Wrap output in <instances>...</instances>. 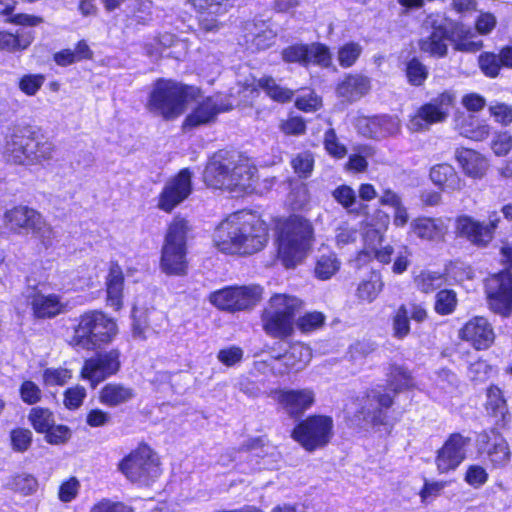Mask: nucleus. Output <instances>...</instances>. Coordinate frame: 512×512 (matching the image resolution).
Returning a JSON list of instances; mask_svg holds the SVG:
<instances>
[{
  "mask_svg": "<svg viewBox=\"0 0 512 512\" xmlns=\"http://www.w3.org/2000/svg\"><path fill=\"white\" fill-rule=\"evenodd\" d=\"M450 226L447 217L431 218L420 216L410 223V232L418 238L428 241H438L444 238Z\"/></svg>",
  "mask_w": 512,
  "mask_h": 512,
  "instance_id": "cd10ccee",
  "label": "nucleus"
},
{
  "mask_svg": "<svg viewBox=\"0 0 512 512\" xmlns=\"http://www.w3.org/2000/svg\"><path fill=\"white\" fill-rule=\"evenodd\" d=\"M456 159L463 172L471 178H482L487 169L488 161L479 152L472 149L461 148L456 151Z\"/></svg>",
  "mask_w": 512,
  "mask_h": 512,
  "instance_id": "72a5a7b5",
  "label": "nucleus"
},
{
  "mask_svg": "<svg viewBox=\"0 0 512 512\" xmlns=\"http://www.w3.org/2000/svg\"><path fill=\"white\" fill-rule=\"evenodd\" d=\"M80 482L76 477H70L64 481L58 490V498L63 503H70L75 500L79 494Z\"/></svg>",
  "mask_w": 512,
  "mask_h": 512,
  "instance_id": "e2e57ef3",
  "label": "nucleus"
},
{
  "mask_svg": "<svg viewBox=\"0 0 512 512\" xmlns=\"http://www.w3.org/2000/svg\"><path fill=\"white\" fill-rule=\"evenodd\" d=\"M192 192V173L188 168L179 171L164 184L159 196L157 207L170 213L184 202Z\"/></svg>",
  "mask_w": 512,
  "mask_h": 512,
  "instance_id": "2eb2a0df",
  "label": "nucleus"
},
{
  "mask_svg": "<svg viewBox=\"0 0 512 512\" xmlns=\"http://www.w3.org/2000/svg\"><path fill=\"white\" fill-rule=\"evenodd\" d=\"M454 104V95L450 92H443L422 105L407 123L411 132L427 130L431 125L446 120Z\"/></svg>",
  "mask_w": 512,
  "mask_h": 512,
  "instance_id": "4468645a",
  "label": "nucleus"
},
{
  "mask_svg": "<svg viewBox=\"0 0 512 512\" xmlns=\"http://www.w3.org/2000/svg\"><path fill=\"white\" fill-rule=\"evenodd\" d=\"M425 25L432 29L429 36L419 40L422 52L433 57H444L447 54L450 41L458 51L475 52L481 48V41L475 40V33L470 27L460 21L451 19L443 12L431 13L425 20Z\"/></svg>",
  "mask_w": 512,
  "mask_h": 512,
  "instance_id": "f03ea898",
  "label": "nucleus"
},
{
  "mask_svg": "<svg viewBox=\"0 0 512 512\" xmlns=\"http://www.w3.org/2000/svg\"><path fill=\"white\" fill-rule=\"evenodd\" d=\"M378 222L380 224V228H369L366 230L364 234V245L365 248L358 255V261L366 260V258H370V251L376 249L378 246L382 245L384 240V232L387 230L390 217L383 211L377 212Z\"/></svg>",
  "mask_w": 512,
  "mask_h": 512,
  "instance_id": "e433bc0d",
  "label": "nucleus"
},
{
  "mask_svg": "<svg viewBox=\"0 0 512 512\" xmlns=\"http://www.w3.org/2000/svg\"><path fill=\"white\" fill-rule=\"evenodd\" d=\"M369 89L370 81L367 77L349 75L338 84L337 94L348 101H354L366 94Z\"/></svg>",
  "mask_w": 512,
  "mask_h": 512,
  "instance_id": "4c0bfd02",
  "label": "nucleus"
},
{
  "mask_svg": "<svg viewBox=\"0 0 512 512\" xmlns=\"http://www.w3.org/2000/svg\"><path fill=\"white\" fill-rule=\"evenodd\" d=\"M55 145L52 141L32 137L25 128H14L5 137L3 155L10 163L24 166L41 165L53 159Z\"/></svg>",
  "mask_w": 512,
  "mask_h": 512,
  "instance_id": "423d86ee",
  "label": "nucleus"
},
{
  "mask_svg": "<svg viewBox=\"0 0 512 512\" xmlns=\"http://www.w3.org/2000/svg\"><path fill=\"white\" fill-rule=\"evenodd\" d=\"M312 359V351L303 343H294L290 349L280 358L275 359L272 370L275 375H283L290 371L303 370Z\"/></svg>",
  "mask_w": 512,
  "mask_h": 512,
  "instance_id": "a878e982",
  "label": "nucleus"
},
{
  "mask_svg": "<svg viewBox=\"0 0 512 512\" xmlns=\"http://www.w3.org/2000/svg\"><path fill=\"white\" fill-rule=\"evenodd\" d=\"M199 96L200 90L196 87L159 79L152 86L146 107L154 115L173 120L182 115L187 105L196 101Z\"/></svg>",
  "mask_w": 512,
  "mask_h": 512,
  "instance_id": "39448f33",
  "label": "nucleus"
},
{
  "mask_svg": "<svg viewBox=\"0 0 512 512\" xmlns=\"http://www.w3.org/2000/svg\"><path fill=\"white\" fill-rule=\"evenodd\" d=\"M183 46L184 43L175 38L173 34L165 33L160 39H153L144 43V49L148 56L157 57L161 54L162 48Z\"/></svg>",
  "mask_w": 512,
  "mask_h": 512,
  "instance_id": "3c124183",
  "label": "nucleus"
},
{
  "mask_svg": "<svg viewBox=\"0 0 512 512\" xmlns=\"http://www.w3.org/2000/svg\"><path fill=\"white\" fill-rule=\"evenodd\" d=\"M118 333V326L112 317L101 310H89L79 316L69 345L76 350H94L110 343Z\"/></svg>",
  "mask_w": 512,
  "mask_h": 512,
  "instance_id": "0eeeda50",
  "label": "nucleus"
},
{
  "mask_svg": "<svg viewBox=\"0 0 512 512\" xmlns=\"http://www.w3.org/2000/svg\"><path fill=\"white\" fill-rule=\"evenodd\" d=\"M189 223L182 217H174L169 223L161 250L160 267L168 275H183L188 268L187 234Z\"/></svg>",
  "mask_w": 512,
  "mask_h": 512,
  "instance_id": "6e6552de",
  "label": "nucleus"
},
{
  "mask_svg": "<svg viewBox=\"0 0 512 512\" xmlns=\"http://www.w3.org/2000/svg\"><path fill=\"white\" fill-rule=\"evenodd\" d=\"M324 146L329 155L335 158H343L347 154L346 147L339 142L333 129H329L325 133Z\"/></svg>",
  "mask_w": 512,
  "mask_h": 512,
  "instance_id": "338daca9",
  "label": "nucleus"
},
{
  "mask_svg": "<svg viewBox=\"0 0 512 512\" xmlns=\"http://www.w3.org/2000/svg\"><path fill=\"white\" fill-rule=\"evenodd\" d=\"M314 241L312 223L300 216L291 215L278 226V258L286 268L301 263L310 252Z\"/></svg>",
  "mask_w": 512,
  "mask_h": 512,
  "instance_id": "20e7f679",
  "label": "nucleus"
},
{
  "mask_svg": "<svg viewBox=\"0 0 512 512\" xmlns=\"http://www.w3.org/2000/svg\"><path fill=\"white\" fill-rule=\"evenodd\" d=\"M234 104V102H221L219 96L207 97L198 101L195 108L186 117L183 127L190 129L208 124L214 121L219 113L230 110Z\"/></svg>",
  "mask_w": 512,
  "mask_h": 512,
  "instance_id": "b1692460",
  "label": "nucleus"
},
{
  "mask_svg": "<svg viewBox=\"0 0 512 512\" xmlns=\"http://www.w3.org/2000/svg\"><path fill=\"white\" fill-rule=\"evenodd\" d=\"M363 51L362 46L357 42H347L339 47L337 60L341 67L349 68L353 66Z\"/></svg>",
  "mask_w": 512,
  "mask_h": 512,
  "instance_id": "09e8293b",
  "label": "nucleus"
},
{
  "mask_svg": "<svg viewBox=\"0 0 512 512\" xmlns=\"http://www.w3.org/2000/svg\"><path fill=\"white\" fill-rule=\"evenodd\" d=\"M33 41V35L28 33L12 34L6 31L0 32V51L14 53L25 50Z\"/></svg>",
  "mask_w": 512,
  "mask_h": 512,
  "instance_id": "79ce46f5",
  "label": "nucleus"
},
{
  "mask_svg": "<svg viewBox=\"0 0 512 512\" xmlns=\"http://www.w3.org/2000/svg\"><path fill=\"white\" fill-rule=\"evenodd\" d=\"M33 315L36 318H52L65 310L66 304L56 294L44 295L36 292L30 298Z\"/></svg>",
  "mask_w": 512,
  "mask_h": 512,
  "instance_id": "473e14b6",
  "label": "nucleus"
},
{
  "mask_svg": "<svg viewBox=\"0 0 512 512\" xmlns=\"http://www.w3.org/2000/svg\"><path fill=\"white\" fill-rule=\"evenodd\" d=\"M19 393L21 400L28 405L36 404L42 398L41 389L31 380H25L20 385Z\"/></svg>",
  "mask_w": 512,
  "mask_h": 512,
  "instance_id": "0e129e2a",
  "label": "nucleus"
},
{
  "mask_svg": "<svg viewBox=\"0 0 512 512\" xmlns=\"http://www.w3.org/2000/svg\"><path fill=\"white\" fill-rule=\"evenodd\" d=\"M387 383L390 389L397 393L414 387V380L407 369L401 365H391L387 373Z\"/></svg>",
  "mask_w": 512,
  "mask_h": 512,
  "instance_id": "37998d69",
  "label": "nucleus"
},
{
  "mask_svg": "<svg viewBox=\"0 0 512 512\" xmlns=\"http://www.w3.org/2000/svg\"><path fill=\"white\" fill-rule=\"evenodd\" d=\"M457 128L461 135L475 141H482L490 134V126L472 115L458 120Z\"/></svg>",
  "mask_w": 512,
  "mask_h": 512,
  "instance_id": "58836bf2",
  "label": "nucleus"
},
{
  "mask_svg": "<svg viewBox=\"0 0 512 512\" xmlns=\"http://www.w3.org/2000/svg\"><path fill=\"white\" fill-rule=\"evenodd\" d=\"M489 479V474L485 467L480 464H471L467 466L464 481L474 489L484 486Z\"/></svg>",
  "mask_w": 512,
  "mask_h": 512,
  "instance_id": "5fc2aeb1",
  "label": "nucleus"
},
{
  "mask_svg": "<svg viewBox=\"0 0 512 512\" xmlns=\"http://www.w3.org/2000/svg\"><path fill=\"white\" fill-rule=\"evenodd\" d=\"M477 446L493 468H504L511 461L510 446L504 436L495 429L481 432L477 437Z\"/></svg>",
  "mask_w": 512,
  "mask_h": 512,
  "instance_id": "a211bd4d",
  "label": "nucleus"
},
{
  "mask_svg": "<svg viewBox=\"0 0 512 512\" xmlns=\"http://www.w3.org/2000/svg\"><path fill=\"white\" fill-rule=\"evenodd\" d=\"M409 332V310L406 305H401L393 317V333L395 337L403 339Z\"/></svg>",
  "mask_w": 512,
  "mask_h": 512,
  "instance_id": "4d7b16f0",
  "label": "nucleus"
},
{
  "mask_svg": "<svg viewBox=\"0 0 512 512\" xmlns=\"http://www.w3.org/2000/svg\"><path fill=\"white\" fill-rule=\"evenodd\" d=\"M325 317L320 312H309L298 318L296 326L304 333L312 332L320 328L324 323Z\"/></svg>",
  "mask_w": 512,
  "mask_h": 512,
  "instance_id": "680f3d73",
  "label": "nucleus"
},
{
  "mask_svg": "<svg viewBox=\"0 0 512 512\" xmlns=\"http://www.w3.org/2000/svg\"><path fill=\"white\" fill-rule=\"evenodd\" d=\"M28 420L34 430L42 434L49 431V428L55 423L53 413L42 407L32 408L28 414Z\"/></svg>",
  "mask_w": 512,
  "mask_h": 512,
  "instance_id": "de8ad7c7",
  "label": "nucleus"
},
{
  "mask_svg": "<svg viewBox=\"0 0 512 512\" xmlns=\"http://www.w3.org/2000/svg\"><path fill=\"white\" fill-rule=\"evenodd\" d=\"M268 231L267 224L257 214L238 211L217 225L213 233V245L223 254L252 255L267 245Z\"/></svg>",
  "mask_w": 512,
  "mask_h": 512,
  "instance_id": "f257e3e1",
  "label": "nucleus"
},
{
  "mask_svg": "<svg viewBox=\"0 0 512 512\" xmlns=\"http://www.w3.org/2000/svg\"><path fill=\"white\" fill-rule=\"evenodd\" d=\"M106 302L114 311L123 307L124 275L122 268L117 263H111L106 277Z\"/></svg>",
  "mask_w": 512,
  "mask_h": 512,
  "instance_id": "2f4dec72",
  "label": "nucleus"
},
{
  "mask_svg": "<svg viewBox=\"0 0 512 512\" xmlns=\"http://www.w3.org/2000/svg\"><path fill=\"white\" fill-rule=\"evenodd\" d=\"M384 283L382 277L377 272H372L368 279L362 280L358 287L356 295L361 301L371 303L382 291Z\"/></svg>",
  "mask_w": 512,
  "mask_h": 512,
  "instance_id": "a19ab883",
  "label": "nucleus"
},
{
  "mask_svg": "<svg viewBox=\"0 0 512 512\" xmlns=\"http://www.w3.org/2000/svg\"><path fill=\"white\" fill-rule=\"evenodd\" d=\"M255 174L256 167L248 158H226L223 153H219L208 162L204 181L213 188L247 192L253 187Z\"/></svg>",
  "mask_w": 512,
  "mask_h": 512,
  "instance_id": "7ed1b4c3",
  "label": "nucleus"
},
{
  "mask_svg": "<svg viewBox=\"0 0 512 512\" xmlns=\"http://www.w3.org/2000/svg\"><path fill=\"white\" fill-rule=\"evenodd\" d=\"M507 268L490 276L485 283L490 308L503 316L512 313V240L501 247Z\"/></svg>",
  "mask_w": 512,
  "mask_h": 512,
  "instance_id": "9b49d317",
  "label": "nucleus"
},
{
  "mask_svg": "<svg viewBox=\"0 0 512 512\" xmlns=\"http://www.w3.org/2000/svg\"><path fill=\"white\" fill-rule=\"evenodd\" d=\"M459 337L477 350L488 349L495 340V333L488 320L476 316L467 321L459 331Z\"/></svg>",
  "mask_w": 512,
  "mask_h": 512,
  "instance_id": "5701e85b",
  "label": "nucleus"
},
{
  "mask_svg": "<svg viewBox=\"0 0 512 512\" xmlns=\"http://www.w3.org/2000/svg\"><path fill=\"white\" fill-rule=\"evenodd\" d=\"M393 398L388 393H382L380 387L372 389L364 400V405L359 412L363 419L374 425L384 424V412L382 408H389Z\"/></svg>",
  "mask_w": 512,
  "mask_h": 512,
  "instance_id": "c756f323",
  "label": "nucleus"
},
{
  "mask_svg": "<svg viewBox=\"0 0 512 512\" xmlns=\"http://www.w3.org/2000/svg\"><path fill=\"white\" fill-rule=\"evenodd\" d=\"M9 438L14 452L25 453L32 445L33 433L27 428L18 427L10 431Z\"/></svg>",
  "mask_w": 512,
  "mask_h": 512,
  "instance_id": "8fccbe9b",
  "label": "nucleus"
},
{
  "mask_svg": "<svg viewBox=\"0 0 512 512\" xmlns=\"http://www.w3.org/2000/svg\"><path fill=\"white\" fill-rule=\"evenodd\" d=\"M332 435L333 420L325 415L309 416L292 431V438L310 452L326 446Z\"/></svg>",
  "mask_w": 512,
  "mask_h": 512,
  "instance_id": "ddd939ff",
  "label": "nucleus"
},
{
  "mask_svg": "<svg viewBox=\"0 0 512 512\" xmlns=\"http://www.w3.org/2000/svg\"><path fill=\"white\" fill-rule=\"evenodd\" d=\"M486 410L494 417L505 419L508 414V406L502 390L497 386H490L486 393Z\"/></svg>",
  "mask_w": 512,
  "mask_h": 512,
  "instance_id": "c03bdc74",
  "label": "nucleus"
},
{
  "mask_svg": "<svg viewBox=\"0 0 512 512\" xmlns=\"http://www.w3.org/2000/svg\"><path fill=\"white\" fill-rule=\"evenodd\" d=\"M191 5L200 13V27L206 32H213L219 29L220 23L216 17L227 13L232 6V0H188Z\"/></svg>",
  "mask_w": 512,
  "mask_h": 512,
  "instance_id": "bb28decb",
  "label": "nucleus"
},
{
  "mask_svg": "<svg viewBox=\"0 0 512 512\" xmlns=\"http://www.w3.org/2000/svg\"><path fill=\"white\" fill-rule=\"evenodd\" d=\"M41 214L28 206H15L4 214V224L13 232L31 230Z\"/></svg>",
  "mask_w": 512,
  "mask_h": 512,
  "instance_id": "7c9ffc66",
  "label": "nucleus"
},
{
  "mask_svg": "<svg viewBox=\"0 0 512 512\" xmlns=\"http://www.w3.org/2000/svg\"><path fill=\"white\" fill-rule=\"evenodd\" d=\"M340 261L334 253L321 255L315 264V276L320 280H328L340 269Z\"/></svg>",
  "mask_w": 512,
  "mask_h": 512,
  "instance_id": "49530a36",
  "label": "nucleus"
},
{
  "mask_svg": "<svg viewBox=\"0 0 512 512\" xmlns=\"http://www.w3.org/2000/svg\"><path fill=\"white\" fill-rule=\"evenodd\" d=\"M118 469L129 481L146 486L160 476L161 462L150 446L140 444L119 462Z\"/></svg>",
  "mask_w": 512,
  "mask_h": 512,
  "instance_id": "9d476101",
  "label": "nucleus"
},
{
  "mask_svg": "<svg viewBox=\"0 0 512 512\" xmlns=\"http://www.w3.org/2000/svg\"><path fill=\"white\" fill-rule=\"evenodd\" d=\"M9 485L23 495H31L37 491L38 481L33 475L22 473L13 477Z\"/></svg>",
  "mask_w": 512,
  "mask_h": 512,
  "instance_id": "13d9d810",
  "label": "nucleus"
},
{
  "mask_svg": "<svg viewBox=\"0 0 512 512\" xmlns=\"http://www.w3.org/2000/svg\"><path fill=\"white\" fill-rule=\"evenodd\" d=\"M468 439L460 434L451 435L438 451L436 466L439 473L455 470L466 458Z\"/></svg>",
  "mask_w": 512,
  "mask_h": 512,
  "instance_id": "412c9836",
  "label": "nucleus"
},
{
  "mask_svg": "<svg viewBox=\"0 0 512 512\" xmlns=\"http://www.w3.org/2000/svg\"><path fill=\"white\" fill-rule=\"evenodd\" d=\"M459 380L449 370H440L435 374L433 386L430 389L431 396L440 402H446L458 391Z\"/></svg>",
  "mask_w": 512,
  "mask_h": 512,
  "instance_id": "c9c22d12",
  "label": "nucleus"
},
{
  "mask_svg": "<svg viewBox=\"0 0 512 512\" xmlns=\"http://www.w3.org/2000/svg\"><path fill=\"white\" fill-rule=\"evenodd\" d=\"M259 89L264 90L271 99L277 102H287L293 96L292 90L281 87L272 77L265 76L260 79L249 77L244 80L242 89L238 91L240 99L237 103L251 104L259 94Z\"/></svg>",
  "mask_w": 512,
  "mask_h": 512,
  "instance_id": "6ab92c4d",
  "label": "nucleus"
},
{
  "mask_svg": "<svg viewBox=\"0 0 512 512\" xmlns=\"http://www.w3.org/2000/svg\"><path fill=\"white\" fill-rule=\"evenodd\" d=\"M263 295L260 285L227 286L210 294L211 304L223 311L236 312L254 307Z\"/></svg>",
  "mask_w": 512,
  "mask_h": 512,
  "instance_id": "f8f14e48",
  "label": "nucleus"
},
{
  "mask_svg": "<svg viewBox=\"0 0 512 512\" xmlns=\"http://www.w3.org/2000/svg\"><path fill=\"white\" fill-rule=\"evenodd\" d=\"M133 397L132 388L116 383L105 385L100 392V402L110 407L126 403Z\"/></svg>",
  "mask_w": 512,
  "mask_h": 512,
  "instance_id": "ea45409f",
  "label": "nucleus"
},
{
  "mask_svg": "<svg viewBox=\"0 0 512 512\" xmlns=\"http://www.w3.org/2000/svg\"><path fill=\"white\" fill-rule=\"evenodd\" d=\"M72 377V372L63 367H50L43 371V384L47 387L63 386Z\"/></svg>",
  "mask_w": 512,
  "mask_h": 512,
  "instance_id": "603ef678",
  "label": "nucleus"
},
{
  "mask_svg": "<svg viewBox=\"0 0 512 512\" xmlns=\"http://www.w3.org/2000/svg\"><path fill=\"white\" fill-rule=\"evenodd\" d=\"M406 77L413 86H421L428 77V68L417 58H412L406 65Z\"/></svg>",
  "mask_w": 512,
  "mask_h": 512,
  "instance_id": "864d4df0",
  "label": "nucleus"
},
{
  "mask_svg": "<svg viewBox=\"0 0 512 512\" xmlns=\"http://www.w3.org/2000/svg\"><path fill=\"white\" fill-rule=\"evenodd\" d=\"M493 373V368L484 360H477L470 364L468 376L474 382H485Z\"/></svg>",
  "mask_w": 512,
  "mask_h": 512,
  "instance_id": "69168bd1",
  "label": "nucleus"
},
{
  "mask_svg": "<svg viewBox=\"0 0 512 512\" xmlns=\"http://www.w3.org/2000/svg\"><path fill=\"white\" fill-rule=\"evenodd\" d=\"M282 59L286 63H298L303 66L310 64L329 67L332 55L328 46L322 43L295 44L283 49Z\"/></svg>",
  "mask_w": 512,
  "mask_h": 512,
  "instance_id": "f3484780",
  "label": "nucleus"
},
{
  "mask_svg": "<svg viewBox=\"0 0 512 512\" xmlns=\"http://www.w3.org/2000/svg\"><path fill=\"white\" fill-rule=\"evenodd\" d=\"M271 397L290 416H299L308 410L315 401V393L310 388L278 389L271 393Z\"/></svg>",
  "mask_w": 512,
  "mask_h": 512,
  "instance_id": "aec40b11",
  "label": "nucleus"
},
{
  "mask_svg": "<svg viewBox=\"0 0 512 512\" xmlns=\"http://www.w3.org/2000/svg\"><path fill=\"white\" fill-rule=\"evenodd\" d=\"M302 308V301L288 294H274L262 313L264 331L277 338L290 336L294 331L295 315Z\"/></svg>",
  "mask_w": 512,
  "mask_h": 512,
  "instance_id": "1a4fd4ad",
  "label": "nucleus"
},
{
  "mask_svg": "<svg viewBox=\"0 0 512 512\" xmlns=\"http://www.w3.org/2000/svg\"><path fill=\"white\" fill-rule=\"evenodd\" d=\"M332 196L348 212L353 211V206L357 202L354 189L348 185H340L333 190Z\"/></svg>",
  "mask_w": 512,
  "mask_h": 512,
  "instance_id": "bf43d9fd",
  "label": "nucleus"
},
{
  "mask_svg": "<svg viewBox=\"0 0 512 512\" xmlns=\"http://www.w3.org/2000/svg\"><path fill=\"white\" fill-rule=\"evenodd\" d=\"M457 305V296L453 290H441L436 295L435 311L440 315L451 314Z\"/></svg>",
  "mask_w": 512,
  "mask_h": 512,
  "instance_id": "6e6d98bb",
  "label": "nucleus"
},
{
  "mask_svg": "<svg viewBox=\"0 0 512 512\" xmlns=\"http://www.w3.org/2000/svg\"><path fill=\"white\" fill-rule=\"evenodd\" d=\"M444 282V274L430 270H423L414 278L416 288L423 293L433 292L440 288Z\"/></svg>",
  "mask_w": 512,
  "mask_h": 512,
  "instance_id": "a18cd8bd",
  "label": "nucleus"
},
{
  "mask_svg": "<svg viewBox=\"0 0 512 512\" xmlns=\"http://www.w3.org/2000/svg\"><path fill=\"white\" fill-rule=\"evenodd\" d=\"M489 112L496 122L507 126L512 123V107L505 103H493L489 106Z\"/></svg>",
  "mask_w": 512,
  "mask_h": 512,
  "instance_id": "774afa93",
  "label": "nucleus"
},
{
  "mask_svg": "<svg viewBox=\"0 0 512 512\" xmlns=\"http://www.w3.org/2000/svg\"><path fill=\"white\" fill-rule=\"evenodd\" d=\"M120 353L116 349L100 352L87 359L81 370V377L95 388L108 377L116 374L120 369Z\"/></svg>",
  "mask_w": 512,
  "mask_h": 512,
  "instance_id": "dca6fc26",
  "label": "nucleus"
},
{
  "mask_svg": "<svg viewBox=\"0 0 512 512\" xmlns=\"http://www.w3.org/2000/svg\"><path fill=\"white\" fill-rule=\"evenodd\" d=\"M275 37L276 32L265 21H248L242 26L241 38L252 52L269 48Z\"/></svg>",
  "mask_w": 512,
  "mask_h": 512,
  "instance_id": "393cba45",
  "label": "nucleus"
},
{
  "mask_svg": "<svg viewBox=\"0 0 512 512\" xmlns=\"http://www.w3.org/2000/svg\"><path fill=\"white\" fill-rule=\"evenodd\" d=\"M291 164L295 173H297L299 177L307 178L313 170L314 159L311 153L303 152L295 156L292 159Z\"/></svg>",
  "mask_w": 512,
  "mask_h": 512,
  "instance_id": "052dcab7",
  "label": "nucleus"
},
{
  "mask_svg": "<svg viewBox=\"0 0 512 512\" xmlns=\"http://www.w3.org/2000/svg\"><path fill=\"white\" fill-rule=\"evenodd\" d=\"M456 232L478 247H485L491 241V233L484 222H480L470 216L462 215L456 219Z\"/></svg>",
  "mask_w": 512,
  "mask_h": 512,
  "instance_id": "c85d7f7f",
  "label": "nucleus"
},
{
  "mask_svg": "<svg viewBox=\"0 0 512 512\" xmlns=\"http://www.w3.org/2000/svg\"><path fill=\"white\" fill-rule=\"evenodd\" d=\"M430 179L445 192L460 191L465 186L464 180L449 164H437L430 169Z\"/></svg>",
  "mask_w": 512,
  "mask_h": 512,
  "instance_id": "f704fd0d",
  "label": "nucleus"
},
{
  "mask_svg": "<svg viewBox=\"0 0 512 512\" xmlns=\"http://www.w3.org/2000/svg\"><path fill=\"white\" fill-rule=\"evenodd\" d=\"M356 128L360 134L373 139H384L397 135L401 130V122L396 116L359 117Z\"/></svg>",
  "mask_w": 512,
  "mask_h": 512,
  "instance_id": "4be33fe9",
  "label": "nucleus"
}]
</instances>
